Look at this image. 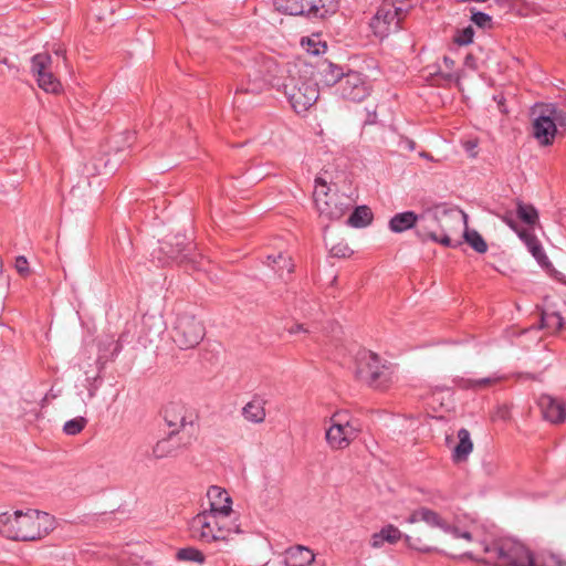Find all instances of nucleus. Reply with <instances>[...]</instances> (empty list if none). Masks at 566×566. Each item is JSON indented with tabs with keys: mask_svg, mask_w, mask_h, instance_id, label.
<instances>
[{
	"mask_svg": "<svg viewBox=\"0 0 566 566\" xmlns=\"http://www.w3.org/2000/svg\"><path fill=\"white\" fill-rule=\"evenodd\" d=\"M290 64H280L271 55L256 54L245 63L247 82H242L237 87L235 94H259L269 86L280 91L285 81L286 69Z\"/></svg>",
	"mask_w": 566,
	"mask_h": 566,
	"instance_id": "2",
	"label": "nucleus"
},
{
	"mask_svg": "<svg viewBox=\"0 0 566 566\" xmlns=\"http://www.w3.org/2000/svg\"><path fill=\"white\" fill-rule=\"evenodd\" d=\"M301 44L308 54L314 56L324 54L327 50L326 42L322 41L317 34L303 38Z\"/></svg>",
	"mask_w": 566,
	"mask_h": 566,
	"instance_id": "33",
	"label": "nucleus"
},
{
	"mask_svg": "<svg viewBox=\"0 0 566 566\" xmlns=\"http://www.w3.org/2000/svg\"><path fill=\"white\" fill-rule=\"evenodd\" d=\"M266 264L280 277H284L285 274L290 275L293 273L295 266L292 256L283 251H279L276 254H269L266 258Z\"/></svg>",
	"mask_w": 566,
	"mask_h": 566,
	"instance_id": "25",
	"label": "nucleus"
},
{
	"mask_svg": "<svg viewBox=\"0 0 566 566\" xmlns=\"http://www.w3.org/2000/svg\"><path fill=\"white\" fill-rule=\"evenodd\" d=\"M471 21L482 29H491L493 24L492 18L489 14L480 11L472 13Z\"/></svg>",
	"mask_w": 566,
	"mask_h": 566,
	"instance_id": "41",
	"label": "nucleus"
},
{
	"mask_svg": "<svg viewBox=\"0 0 566 566\" xmlns=\"http://www.w3.org/2000/svg\"><path fill=\"white\" fill-rule=\"evenodd\" d=\"M14 265H15L17 271L20 274H22V275L28 274V272H29L28 260L24 256H18L15 259V264Z\"/></svg>",
	"mask_w": 566,
	"mask_h": 566,
	"instance_id": "43",
	"label": "nucleus"
},
{
	"mask_svg": "<svg viewBox=\"0 0 566 566\" xmlns=\"http://www.w3.org/2000/svg\"><path fill=\"white\" fill-rule=\"evenodd\" d=\"M564 318L558 312H542L539 328H547L552 332H558L563 328Z\"/></svg>",
	"mask_w": 566,
	"mask_h": 566,
	"instance_id": "34",
	"label": "nucleus"
},
{
	"mask_svg": "<svg viewBox=\"0 0 566 566\" xmlns=\"http://www.w3.org/2000/svg\"><path fill=\"white\" fill-rule=\"evenodd\" d=\"M314 201L321 217L328 220L340 219L353 206V199L340 192H332L326 181L316 178Z\"/></svg>",
	"mask_w": 566,
	"mask_h": 566,
	"instance_id": "8",
	"label": "nucleus"
},
{
	"mask_svg": "<svg viewBox=\"0 0 566 566\" xmlns=\"http://www.w3.org/2000/svg\"><path fill=\"white\" fill-rule=\"evenodd\" d=\"M510 410L507 406H499L493 415V419L507 420Z\"/></svg>",
	"mask_w": 566,
	"mask_h": 566,
	"instance_id": "44",
	"label": "nucleus"
},
{
	"mask_svg": "<svg viewBox=\"0 0 566 566\" xmlns=\"http://www.w3.org/2000/svg\"><path fill=\"white\" fill-rule=\"evenodd\" d=\"M402 537L403 534L397 526L388 524L371 535L370 546L377 549L381 548L385 543L394 545L402 539Z\"/></svg>",
	"mask_w": 566,
	"mask_h": 566,
	"instance_id": "24",
	"label": "nucleus"
},
{
	"mask_svg": "<svg viewBox=\"0 0 566 566\" xmlns=\"http://www.w3.org/2000/svg\"><path fill=\"white\" fill-rule=\"evenodd\" d=\"M459 443L453 450V459L457 462L467 460L468 455L472 452L473 443L470 438V432L462 428L458 431Z\"/></svg>",
	"mask_w": 566,
	"mask_h": 566,
	"instance_id": "30",
	"label": "nucleus"
},
{
	"mask_svg": "<svg viewBox=\"0 0 566 566\" xmlns=\"http://www.w3.org/2000/svg\"><path fill=\"white\" fill-rule=\"evenodd\" d=\"M443 62H444V64H446L447 66H450V65H452V64H453V61H452L450 57H448V56H444Z\"/></svg>",
	"mask_w": 566,
	"mask_h": 566,
	"instance_id": "49",
	"label": "nucleus"
},
{
	"mask_svg": "<svg viewBox=\"0 0 566 566\" xmlns=\"http://www.w3.org/2000/svg\"><path fill=\"white\" fill-rule=\"evenodd\" d=\"M55 518L38 510L0 514V534L14 541H35L54 530Z\"/></svg>",
	"mask_w": 566,
	"mask_h": 566,
	"instance_id": "1",
	"label": "nucleus"
},
{
	"mask_svg": "<svg viewBox=\"0 0 566 566\" xmlns=\"http://www.w3.org/2000/svg\"><path fill=\"white\" fill-rule=\"evenodd\" d=\"M51 64L52 57L48 53H38L31 60V70L43 91L57 94L61 92L62 85L51 72Z\"/></svg>",
	"mask_w": 566,
	"mask_h": 566,
	"instance_id": "14",
	"label": "nucleus"
},
{
	"mask_svg": "<svg viewBox=\"0 0 566 566\" xmlns=\"http://www.w3.org/2000/svg\"><path fill=\"white\" fill-rule=\"evenodd\" d=\"M242 416L252 423H262L265 420V400L260 396H254L243 408Z\"/></svg>",
	"mask_w": 566,
	"mask_h": 566,
	"instance_id": "26",
	"label": "nucleus"
},
{
	"mask_svg": "<svg viewBox=\"0 0 566 566\" xmlns=\"http://www.w3.org/2000/svg\"><path fill=\"white\" fill-rule=\"evenodd\" d=\"M520 239L525 243L528 251L532 253V255L536 259V261L542 266H547L549 264V261L542 248L541 242L536 238V235L528 231V230H521L517 232Z\"/></svg>",
	"mask_w": 566,
	"mask_h": 566,
	"instance_id": "27",
	"label": "nucleus"
},
{
	"mask_svg": "<svg viewBox=\"0 0 566 566\" xmlns=\"http://www.w3.org/2000/svg\"><path fill=\"white\" fill-rule=\"evenodd\" d=\"M314 69L304 63H293L286 69L281 87L296 113L306 112L318 98V87L313 78Z\"/></svg>",
	"mask_w": 566,
	"mask_h": 566,
	"instance_id": "4",
	"label": "nucleus"
},
{
	"mask_svg": "<svg viewBox=\"0 0 566 566\" xmlns=\"http://www.w3.org/2000/svg\"><path fill=\"white\" fill-rule=\"evenodd\" d=\"M373 220V212L367 206L357 207L349 218L347 219V224L353 228H364L367 227Z\"/></svg>",
	"mask_w": 566,
	"mask_h": 566,
	"instance_id": "31",
	"label": "nucleus"
},
{
	"mask_svg": "<svg viewBox=\"0 0 566 566\" xmlns=\"http://www.w3.org/2000/svg\"><path fill=\"white\" fill-rule=\"evenodd\" d=\"M537 403L545 420L552 423H560L565 420L566 407L562 400L549 395H542Z\"/></svg>",
	"mask_w": 566,
	"mask_h": 566,
	"instance_id": "17",
	"label": "nucleus"
},
{
	"mask_svg": "<svg viewBox=\"0 0 566 566\" xmlns=\"http://www.w3.org/2000/svg\"><path fill=\"white\" fill-rule=\"evenodd\" d=\"M503 220L506 222V224L512 228L513 230H515L516 232H518L520 230H517V227H516V223L515 221L509 217V216H505L503 217Z\"/></svg>",
	"mask_w": 566,
	"mask_h": 566,
	"instance_id": "48",
	"label": "nucleus"
},
{
	"mask_svg": "<svg viewBox=\"0 0 566 566\" xmlns=\"http://www.w3.org/2000/svg\"><path fill=\"white\" fill-rule=\"evenodd\" d=\"M191 243L187 240L185 234H176L170 238L169 241H164L161 243L160 250L168 256V259L177 260L180 258V261H185L188 259V253Z\"/></svg>",
	"mask_w": 566,
	"mask_h": 566,
	"instance_id": "21",
	"label": "nucleus"
},
{
	"mask_svg": "<svg viewBox=\"0 0 566 566\" xmlns=\"http://www.w3.org/2000/svg\"><path fill=\"white\" fill-rule=\"evenodd\" d=\"M402 538L406 545L411 549L426 554L438 552L437 547L424 544L420 537H412L410 535L403 534Z\"/></svg>",
	"mask_w": 566,
	"mask_h": 566,
	"instance_id": "38",
	"label": "nucleus"
},
{
	"mask_svg": "<svg viewBox=\"0 0 566 566\" xmlns=\"http://www.w3.org/2000/svg\"><path fill=\"white\" fill-rule=\"evenodd\" d=\"M55 54H56V55H61V56L65 57V50H63V49H57V50L55 51Z\"/></svg>",
	"mask_w": 566,
	"mask_h": 566,
	"instance_id": "50",
	"label": "nucleus"
},
{
	"mask_svg": "<svg viewBox=\"0 0 566 566\" xmlns=\"http://www.w3.org/2000/svg\"><path fill=\"white\" fill-rule=\"evenodd\" d=\"M502 377L497 375H493L490 377H484L480 379H471L464 377H457L453 379V382L460 389H471V390H481L486 387L493 386L497 384Z\"/></svg>",
	"mask_w": 566,
	"mask_h": 566,
	"instance_id": "29",
	"label": "nucleus"
},
{
	"mask_svg": "<svg viewBox=\"0 0 566 566\" xmlns=\"http://www.w3.org/2000/svg\"><path fill=\"white\" fill-rule=\"evenodd\" d=\"M314 560V553L303 545H296L285 551V566H310Z\"/></svg>",
	"mask_w": 566,
	"mask_h": 566,
	"instance_id": "22",
	"label": "nucleus"
},
{
	"mask_svg": "<svg viewBox=\"0 0 566 566\" xmlns=\"http://www.w3.org/2000/svg\"><path fill=\"white\" fill-rule=\"evenodd\" d=\"M478 253H485L488 251V244L482 235L476 230H470L468 227L464 229L461 239Z\"/></svg>",
	"mask_w": 566,
	"mask_h": 566,
	"instance_id": "32",
	"label": "nucleus"
},
{
	"mask_svg": "<svg viewBox=\"0 0 566 566\" xmlns=\"http://www.w3.org/2000/svg\"><path fill=\"white\" fill-rule=\"evenodd\" d=\"M177 558L179 560L195 562L202 565L206 560L203 553L195 547L180 548L177 552Z\"/></svg>",
	"mask_w": 566,
	"mask_h": 566,
	"instance_id": "37",
	"label": "nucleus"
},
{
	"mask_svg": "<svg viewBox=\"0 0 566 566\" xmlns=\"http://www.w3.org/2000/svg\"><path fill=\"white\" fill-rule=\"evenodd\" d=\"M181 448V438L176 434L175 430H171L168 436L159 440L153 448V455L156 459H163L171 457L177 453Z\"/></svg>",
	"mask_w": 566,
	"mask_h": 566,
	"instance_id": "23",
	"label": "nucleus"
},
{
	"mask_svg": "<svg viewBox=\"0 0 566 566\" xmlns=\"http://www.w3.org/2000/svg\"><path fill=\"white\" fill-rule=\"evenodd\" d=\"M440 210L436 209L434 211H426L419 214L417 235L421 241L439 243Z\"/></svg>",
	"mask_w": 566,
	"mask_h": 566,
	"instance_id": "16",
	"label": "nucleus"
},
{
	"mask_svg": "<svg viewBox=\"0 0 566 566\" xmlns=\"http://www.w3.org/2000/svg\"><path fill=\"white\" fill-rule=\"evenodd\" d=\"M275 9L290 15L324 18L335 10L334 0H275Z\"/></svg>",
	"mask_w": 566,
	"mask_h": 566,
	"instance_id": "12",
	"label": "nucleus"
},
{
	"mask_svg": "<svg viewBox=\"0 0 566 566\" xmlns=\"http://www.w3.org/2000/svg\"><path fill=\"white\" fill-rule=\"evenodd\" d=\"M289 334L293 335L296 333H308L310 329L305 327L304 324L295 323L291 327L287 328Z\"/></svg>",
	"mask_w": 566,
	"mask_h": 566,
	"instance_id": "47",
	"label": "nucleus"
},
{
	"mask_svg": "<svg viewBox=\"0 0 566 566\" xmlns=\"http://www.w3.org/2000/svg\"><path fill=\"white\" fill-rule=\"evenodd\" d=\"M497 566H566V562L551 552L532 554L522 543L503 538L485 547Z\"/></svg>",
	"mask_w": 566,
	"mask_h": 566,
	"instance_id": "3",
	"label": "nucleus"
},
{
	"mask_svg": "<svg viewBox=\"0 0 566 566\" xmlns=\"http://www.w3.org/2000/svg\"><path fill=\"white\" fill-rule=\"evenodd\" d=\"M533 136L542 146H549L557 135L566 132V112L555 103H538L532 107Z\"/></svg>",
	"mask_w": 566,
	"mask_h": 566,
	"instance_id": "5",
	"label": "nucleus"
},
{
	"mask_svg": "<svg viewBox=\"0 0 566 566\" xmlns=\"http://www.w3.org/2000/svg\"><path fill=\"white\" fill-rule=\"evenodd\" d=\"M516 212H517L518 218L527 224L533 226L538 220L537 210L533 206L525 205L522 201L517 202Z\"/></svg>",
	"mask_w": 566,
	"mask_h": 566,
	"instance_id": "36",
	"label": "nucleus"
},
{
	"mask_svg": "<svg viewBox=\"0 0 566 566\" xmlns=\"http://www.w3.org/2000/svg\"><path fill=\"white\" fill-rule=\"evenodd\" d=\"M483 471L486 475H493L497 471V465L493 461L483 462Z\"/></svg>",
	"mask_w": 566,
	"mask_h": 566,
	"instance_id": "46",
	"label": "nucleus"
},
{
	"mask_svg": "<svg viewBox=\"0 0 566 566\" xmlns=\"http://www.w3.org/2000/svg\"><path fill=\"white\" fill-rule=\"evenodd\" d=\"M418 522H424L429 526L441 528L444 532H449L451 530V525L448 524L440 514L424 506L415 510L407 518V523L409 524Z\"/></svg>",
	"mask_w": 566,
	"mask_h": 566,
	"instance_id": "19",
	"label": "nucleus"
},
{
	"mask_svg": "<svg viewBox=\"0 0 566 566\" xmlns=\"http://www.w3.org/2000/svg\"><path fill=\"white\" fill-rule=\"evenodd\" d=\"M164 418L168 427L179 433V429H185L187 424L192 421L187 420V410L184 405L179 402H169L164 410Z\"/></svg>",
	"mask_w": 566,
	"mask_h": 566,
	"instance_id": "20",
	"label": "nucleus"
},
{
	"mask_svg": "<svg viewBox=\"0 0 566 566\" xmlns=\"http://www.w3.org/2000/svg\"><path fill=\"white\" fill-rule=\"evenodd\" d=\"M474 36V29L472 25H468L461 30H458L453 36L454 43L458 45H468L472 43Z\"/></svg>",
	"mask_w": 566,
	"mask_h": 566,
	"instance_id": "40",
	"label": "nucleus"
},
{
	"mask_svg": "<svg viewBox=\"0 0 566 566\" xmlns=\"http://www.w3.org/2000/svg\"><path fill=\"white\" fill-rule=\"evenodd\" d=\"M474 146V144L469 143L467 149H472Z\"/></svg>",
	"mask_w": 566,
	"mask_h": 566,
	"instance_id": "51",
	"label": "nucleus"
},
{
	"mask_svg": "<svg viewBox=\"0 0 566 566\" xmlns=\"http://www.w3.org/2000/svg\"><path fill=\"white\" fill-rule=\"evenodd\" d=\"M209 501V512L230 515L232 512V501L228 492L217 485H211L207 491Z\"/></svg>",
	"mask_w": 566,
	"mask_h": 566,
	"instance_id": "18",
	"label": "nucleus"
},
{
	"mask_svg": "<svg viewBox=\"0 0 566 566\" xmlns=\"http://www.w3.org/2000/svg\"><path fill=\"white\" fill-rule=\"evenodd\" d=\"M229 515L203 511L189 522V533L193 539L212 543L228 541L232 533H239L238 525L230 524Z\"/></svg>",
	"mask_w": 566,
	"mask_h": 566,
	"instance_id": "7",
	"label": "nucleus"
},
{
	"mask_svg": "<svg viewBox=\"0 0 566 566\" xmlns=\"http://www.w3.org/2000/svg\"><path fill=\"white\" fill-rule=\"evenodd\" d=\"M419 214L413 211H406L395 214L389 220V229L395 233H401L418 227Z\"/></svg>",
	"mask_w": 566,
	"mask_h": 566,
	"instance_id": "28",
	"label": "nucleus"
},
{
	"mask_svg": "<svg viewBox=\"0 0 566 566\" xmlns=\"http://www.w3.org/2000/svg\"><path fill=\"white\" fill-rule=\"evenodd\" d=\"M325 439L333 450H344L358 437L360 432L358 421L347 410H338L329 419Z\"/></svg>",
	"mask_w": 566,
	"mask_h": 566,
	"instance_id": "9",
	"label": "nucleus"
},
{
	"mask_svg": "<svg viewBox=\"0 0 566 566\" xmlns=\"http://www.w3.org/2000/svg\"><path fill=\"white\" fill-rule=\"evenodd\" d=\"M403 11L391 1H384L377 9L370 21V28L376 36L384 39L390 33L397 32L401 27Z\"/></svg>",
	"mask_w": 566,
	"mask_h": 566,
	"instance_id": "13",
	"label": "nucleus"
},
{
	"mask_svg": "<svg viewBox=\"0 0 566 566\" xmlns=\"http://www.w3.org/2000/svg\"><path fill=\"white\" fill-rule=\"evenodd\" d=\"M86 423L87 420L84 417H76L64 423L63 431L67 436H75L85 428Z\"/></svg>",
	"mask_w": 566,
	"mask_h": 566,
	"instance_id": "39",
	"label": "nucleus"
},
{
	"mask_svg": "<svg viewBox=\"0 0 566 566\" xmlns=\"http://www.w3.org/2000/svg\"><path fill=\"white\" fill-rule=\"evenodd\" d=\"M448 533L452 534L453 537H455V538H464L467 541L472 539V535L470 532H462L459 528L453 527V526H451V530Z\"/></svg>",
	"mask_w": 566,
	"mask_h": 566,
	"instance_id": "45",
	"label": "nucleus"
},
{
	"mask_svg": "<svg viewBox=\"0 0 566 566\" xmlns=\"http://www.w3.org/2000/svg\"><path fill=\"white\" fill-rule=\"evenodd\" d=\"M356 378L367 386L385 390L395 380L394 365L370 350H360L356 356Z\"/></svg>",
	"mask_w": 566,
	"mask_h": 566,
	"instance_id": "6",
	"label": "nucleus"
},
{
	"mask_svg": "<svg viewBox=\"0 0 566 566\" xmlns=\"http://www.w3.org/2000/svg\"><path fill=\"white\" fill-rule=\"evenodd\" d=\"M337 90L344 99L361 102L369 95L370 87L361 73L349 71L339 81Z\"/></svg>",
	"mask_w": 566,
	"mask_h": 566,
	"instance_id": "15",
	"label": "nucleus"
},
{
	"mask_svg": "<svg viewBox=\"0 0 566 566\" xmlns=\"http://www.w3.org/2000/svg\"><path fill=\"white\" fill-rule=\"evenodd\" d=\"M439 243L448 248L461 245V235L467 228L468 216L460 209H441Z\"/></svg>",
	"mask_w": 566,
	"mask_h": 566,
	"instance_id": "10",
	"label": "nucleus"
},
{
	"mask_svg": "<svg viewBox=\"0 0 566 566\" xmlns=\"http://www.w3.org/2000/svg\"><path fill=\"white\" fill-rule=\"evenodd\" d=\"M329 253L335 258H347L353 253V251L346 243L339 242L329 248Z\"/></svg>",
	"mask_w": 566,
	"mask_h": 566,
	"instance_id": "42",
	"label": "nucleus"
},
{
	"mask_svg": "<svg viewBox=\"0 0 566 566\" xmlns=\"http://www.w3.org/2000/svg\"><path fill=\"white\" fill-rule=\"evenodd\" d=\"M203 324L189 313L178 314L174 328L172 339L181 349L196 347L205 337Z\"/></svg>",
	"mask_w": 566,
	"mask_h": 566,
	"instance_id": "11",
	"label": "nucleus"
},
{
	"mask_svg": "<svg viewBox=\"0 0 566 566\" xmlns=\"http://www.w3.org/2000/svg\"><path fill=\"white\" fill-rule=\"evenodd\" d=\"M323 81L326 85L333 86L335 84H339V81L344 78L345 74L343 70L333 63H326L325 67L322 71Z\"/></svg>",
	"mask_w": 566,
	"mask_h": 566,
	"instance_id": "35",
	"label": "nucleus"
}]
</instances>
